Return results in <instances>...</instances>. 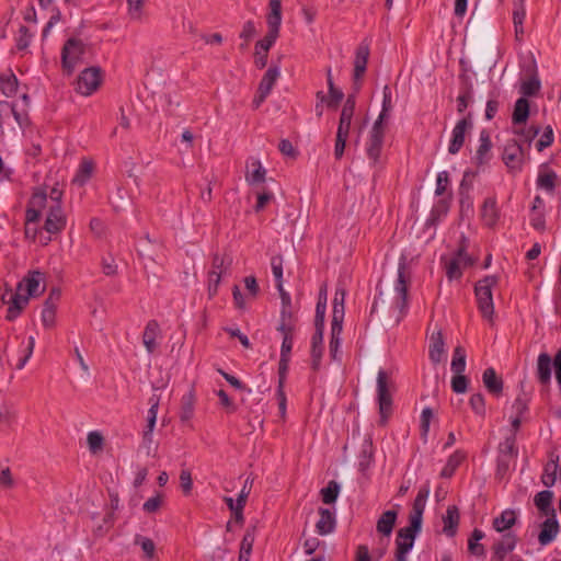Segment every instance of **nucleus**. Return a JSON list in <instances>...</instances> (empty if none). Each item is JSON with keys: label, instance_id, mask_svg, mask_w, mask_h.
Listing matches in <instances>:
<instances>
[{"label": "nucleus", "instance_id": "20", "mask_svg": "<svg viewBox=\"0 0 561 561\" xmlns=\"http://www.w3.org/2000/svg\"><path fill=\"white\" fill-rule=\"evenodd\" d=\"M273 275L276 279V287L280 294L283 307H290V296L283 288V259L282 256H274L271 260Z\"/></svg>", "mask_w": 561, "mask_h": 561}, {"label": "nucleus", "instance_id": "2", "mask_svg": "<svg viewBox=\"0 0 561 561\" xmlns=\"http://www.w3.org/2000/svg\"><path fill=\"white\" fill-rule=\"evenodd\" d=\"M64 192L58 187H51L49 194L43 188L36 190L31 196L25 214V232L31 234V225L37 224L39 219L49 214L50 201L55 197L59 205H62Z\"/></svg>", "mask_w": 561, "mask_h": 561}, {"label": "nucleus", "instance_id": "19", "mask_svg": "<svg viewBox=\"0 0 561 561\" xmlns=\"http://www.w3.org/2000/svg\"><path fill=\"white\" fill-rule=\"evenodd\" d=\"M559 523L554 516H549L542 524L538 535V541L541 546L552 542L559 534Z\"/></svg>", "mask_w": 561, "mask_h": 561}, {"label": "nucleus", "instance_id": "12", "mask_svg": "<svg viewBox=\"0 0 561 561\" xmlns=\"http://www.w3.org/2000/svg\"><path fill=\"white\" fill-rule=\"evenodd\" d=\"M430 495V484L426 483L422 485L414 499L412 511L409 515V523L412 524V527L421 528L423 520V513L425 510L426 501Z\"/></svg>", "mask_w": 561, "mask_h": 561}, {"label": "nucleus", "instance_id": "34", "mask_svg": "<svg viewBox=\"0 0 561 561\" xmlns=\"http://www.w3.org/2000/svg\"><path fill=\"white\" fill-rule=\"evenodd\" d=\"M248 481H249V479H247L245 484L242 488L239 496H236V500H237L236 502L232 497H225L226 504L228 505L230 511L234 513V515H241V511H243V507L247 503V499L250 493V489H248V485H247Z\"/></svg>", "mask_w": 561, "mask_h": 561}, {"label": "nucleus", "instance_id": "37", "mask_svg": "<svg viewBox=\"0 0 561 561\" xmlns=\"http://www.w3.org/2000/svg\"><path fill=\"white\" fill-rule=\"evenodd\" d=\"M516 546V537L512 534L503 535L502 539L494 545V553L499 559H503Z\"/></svg>", "mask_w": 561, "mask_h": 561}, {"label": "nucleus", "instance_id": "13", "mask_svg": "<svg viewBox=\"0 0 561 561\" xmlns=\"http://www.w3.org/2000/svg\"><path fill=\"white\" fill-rule=\"evenodd\" d=\"M386 133V126L375 124L370 130L369 139L366 147V152L368 158L373 161V163H377L381 153V148L383 144Z\"/></svg>", "mask_w": 561, "mask_h": 561}, {"label": "nucleus", "instance_id": "60", "mask_svg": "<svg viewBox=\"0 0 561 561\" xmlns=\"http://www.w3.org/2000/svg\"><path fill=\"white\" fill-rule=\"evenodd\" d=\"M256 34V27L253 21H248L243 24L242 31L240 33V38L244 39V44L241 45V48H247L251 38Z\"/></svg>", "mask_w": 561, "mask_h": 561}, {"label": "nucleus", "instance_id": "3", "mask_svg": "<svg viewBox=\"0 0 561 561\" xmlns=\"http://www.w3.org/2000/svg\"><path fill=\"white\" fill-rule=\"evenodd\" d=\"M355 112V98L350 95L345 101L337 126L335 146H334V157L335 159H341L344 154V150L346 147V141L351 133L352 121Z\"/></svg>", "mask_w": 561, "mask_h": 561}, {"label": "nucleus", "instance_id": "18", "mask_svg": "<svg viewBox=\"0 0 561 561\" xmlns=\"http://www.w3.org/2000/svg\"><path fill=\"white\" fill-rule=\"evenodd\" d=\"M428 356L433 364H439L446 359L445 341L440 330L432 332L430 336Z\"/></svg>", "mask_w": 561, "mask_h": 561}, {"label": "nucleus", "instance_id": "15", "mask_svg": "<svg viewBox=\"0 0 561 561\" xmlns=\"http://www.w3.org/2000/svg\"><path fill=\"white\" fill-rule=\"evenodd\" d=\"M472 264L471 257L460 249L458 253L446 262V275L449 279L460 278L462 270Z\"/></svg>", "mask_w": 561, "mask_h": 561}, {"label": "nucleus", "instance_id": "28", "mask_svg": "<svg viewBox=\"0 0 561 561\" xmlns=\"http://www.w3.org/2000/svg\"><path fill=\"white\" fill-rule=\"evenodd\" d=\"M481 216L488 227L495 226L499 219V209L494 197H489L484 201L481 209Z\"/></svg>", "mask_w": 561, "mask_h": 561}, {"label": "nucleus", "instance_id": "49", "mask_svg": "<svg viewBox=\"0 0 561 561\" xmlns=\"http://www.w3.org/2000/svg\"><path fill=\"white\" fill-rule=\"evenodd\" d=\"M484 533L480 529H474L471 534V537L468 541V550L474 556H483L484 547L479 543L481 539H483Z\"/></svg>", "mask_w": 561, "mask_h": 561}, {"label": "nucleus", "instance_id": "51", "mask_svg": "<svg viewBox=\"0 0 561 561\" xmlns=\"http://www.w3.org/2000/svg\"><path fill=\"white\" fill-rule=\"evenodd\" d=\"M327 301H328V289L327 286L323 285L320 288L318 304L316 308V321L314 322H324V316L327 310Z\"/></svg>", "mask_w": 561, "mask_h": 561}, {"label": "nucleus", "instance_id": "50", "mask_svg": "<svg viewBox=\"0 0 561 561\" xmlns=\"http://www.w3.org/2000/svg\"><path fill=\"white\" fill-rule=\"evenodd\" d=\"M557 181V174L554 171H543L538 175L537 184L540 188L547 192H553Z\"/></svg>", "mask_w": 561, "mask_h": 561}, {"label": "nucleus", "instance_id": "48", "mask_svg": "<svg viewBox=\"0 0 561 561\" xmlns=\"http://www.w3.org/2000/svg\"><path fill=\"white\" fill-rule=\"evenodd\" d=\"M450 367L454 374H460L465 371L466 352L462 346L455 347Z\"/></svg>", "mask_w": 561, "mask_h": 561}, {"label": "nucleus", "instance_id": "53", "mask_svg": "<svg viewBox=\"0 0 561 561\" xmlns=\"http://www.w3.org/2000/svg\"><path fill=\"white\" fill-rule=\"evenodd\" d=\"M517 455V449L515 446V435L512 434L505 438L503 443L500 444V457H506L508 459H514Z\"/></svg>", "mask_w": 561, "mask_h": 561}, {"label": "nucleus", "instance_id": "27", "mask_svg": "<svg viewBox=\"0 0 561 561\" xmlns=\"http://www.w3.org/2000/svg\"><path fill=\"white\" fill-rule=\"evenodd\" d=\"M27 295H24L20 290L16 289V293L11 296L9 301V308L7 313V319L9 321L14 320L21 311L26 307L28 304Z\"/></svg>", "mask_w": 561, "mask_h": 561}, {"label": "nucleus", "instance_id": "41", "mask_svg": "<svg viewBox=\"0 0 561 561\" xmlns=\"http://www.w3.org/2000/svg\"><path fill=\"white\" fill-rule=\"evenodd\" d=\"M104 436L100 431H91L87 435V444L92 455H99L104 449Z\"/></svg>", "mask_w": 561, "mask_h": 561}, {"label": "nucleus", "instance_id": "24", "mask_svg": "<svg viewBox=\"0 0 561 561\" xmlns=\"http://www.w3.org/2000/svg\"><path fill=\"white\" fill-rule=\"evenodd\" d=\"M320 518L316 524L317 533L321 536L331 534L335 529V515L328 508H319Z\"/></svg>", "mask_w": 561, "mask_h": 561}, {"label": "nucleus", "instance_id": "55", "mask_svg": "<svg viewBox=\"0 0 561 561\" xmlns=\"http://www.w3.org/2000/svg\"><path fill=\"white\" fill-rule=\"evenodd\" d=\"M11 116L20 124V116L15 111L14 104L8 101L0 102V121L5 123Z\"/></svg>", "mask_w": 561, "mask_h": 561}, {"label": "nucleus", "instance_id": "58", "mask_svg": "<svg viewBox=\"0 0 561 561\" xmlns=\"http://www.w3.org/2000/svg\"><path fill=\"white\" fill-rule=\"evenodd\" d=\"M135 542L140 545V547L147 558H149V559L153 558L156 545L150 538L142 537V536H136Z\"/></svg>", "mask_w": 561, "mask_h": 561}, {"label": "nucleus", "instance_id": "61", "mask_svg": "<svg viewBox=\"0 0 561 561\" xmlns=\"http://www.w3.org/2000/svg\"><path fill=\"white\" fill-rule=\"evenodd\" d=\"M31 33L28 28L24 25H21L16 36V47L22 50L28 47L31 42Z\"/></svg>", "mask_w": 561, "mask_h": 561}, {"label": "nucleus", "instance_id": "47", "mask_svg": "<svg viewBox=\"0 0 561 561\" xmlns=\"http://www.w3.org/2000/svg\"><path fill=\"white\" fill-rule=\"evenodd\" d=\"M231 257L228 255L215 254L211 262V270L209 272H216L218 275H224L231 265Z\"/></svg>", "mask_w": 561, "mask_h": 561}, {"label": "nucleus", "instance_id": "38", "mask_svg": "<svg viewBox=\"0 0 561 561\" xmlns=\"http://www.w3.org/2000/svg\"><path fill=\"white\" fill-rule=\"evenodd\" d=\"M279 78V69L278 67H270L267 71L264 73L257 90L265 94H270L277 79Z\"/></svg>", "mask_w": 561, "mask_h": 561}, {"label": "nucleus", "instance_id": "14", "mask_svg": "<svg viewBox=\"0 0 561 561\" xmlns=\"http://www.w3.org/2000/svg\"><path fill=\"white\" fill-rule=\"evenodd\" d=\"M18 290L27 295V298L41 295L45 290L44 275L37 271L31 273L19 284Z\"/></svg>", "mask_w": 561, "mask_h": 561}, {"label": "nucleus", "instance_id": "26", "mask_svg": "<svg viewBox=\"0 0 561 561\" xmlns=\"http://www.w3.org/2000/svg\"><path fill=\"white\" fill-rule=\"evenodd\" d=\"M342 312L341 309L335 310V314L332 319L331 325V341H330V354L333 358H336V354L340 347V333L342 331Z\"/></svg>", "mask_w": 561, "mask_h": 561}, {"label": "nucleus", "instance_id": "33", "mask_svg": "<svg viewBox=\"0 0 561 561\" xmlns=\"http://www.w3.org/2000/svg\"><path fill=\"white\" fill-rule=\"evenodd\" d=\"M485 388L493 394L499 396L503 389V382L497 378L493 368H486L482 376Z\"/></svg>", "mask_w": 561, "mask_h": 561}, {"label": "nucleus", "instance_id": "56", "mask_svg": "<svg viewBox=\"0 0 561 561\" xmlns=\"http://www.w3.org/2000/svg\"><path fill=\"white\" fill-rule=\"evenodd\" d=\"M18 80L14 75H8L0 80V90L7 96H11L16 92Z\"/></svg>", "mask_w": 561, "mask_h": 561}, {"label": "nucleus", "instance_id": "44", "mask_svg": "<svg viewBox=\"0 0 561 561\" xmlns=\"http://www.w3.org/2000/svg\"><path fill=\"white\" fill-rule=\"evenodd\" d=\"M392 111V100H391V91L388 85L383 88V100H382V110L376 119L375 124L385 125L390 117V113Z\"/></svg>", "mask_w": 561, "mask_h": 561}, {"label": "nucleus", "instance_id": "4", "mask_svg": "<svg viewBox=\"0 0 561 561\" xmlns=\"http://www.w3.org/2000/svg\"><path fill=\"white\" fill-rule=\"evenodd\" d=\"M496 284L497 278L495 276H485L483 279L479 280L474 287L478 308L482 317L489 321L493 320L494 305L492 289Z\"/></svg>", "mask_w": 561, "mask_h": 561}, {"label": "nucleus", "instance_id": "5", "mask_svg": "<svg viewBox=\"0 0 561 561\" xmlns=\"http://www.w3.org/2000/svg\"><path fill=\"white\" fill-rule=\"evenodd\" d=\"M85 53L87 46L81 39L69 38L61 49V67L64 72L70 76L83 62Z\"/></svg>", "mask_w": 561, "mask_h": 561}, {"label": "nucleus", "instance_id": "31", "mask_svg": "<svg viewBox=\"0 0 561 561\" xmlns=\"http://www.w3.org/2000/svg\"><path fill=\"white\" fill-rule=\"evenodd\" d=\"M398 517L397 511H386L381 514L377 522V531L383 536H390Z\"/></svg>", "mask_w": 561, "mask_h": 561}, {"label": "nucleus", "instance_id": "16", "mask_svg": "<svg viewBox=\"0 0 561 561\" xmlns=\"http://www.w3.org/2000/svg\"><path fill=\"white\" fill-rule=\"evenodd\" d=\"M472 123L468 118L460 119L453 129L451 140L448 147L450 154L459 152L465 144L466 134L471 129Z\"/></svg>", "mask_w": 561, "mask_h": 561}, {"label": "nucleus", "instance_id": "23", "mask_svg": "<svg viewBox=\"0 0 561 561\" xmlns=\"http://www.w3.org/2000/svg\"><path fill=\"white\" fill-rule=\"evenodd\" d=\"M160 335V325L156 320H150L142 333V343L148 353H153L158 346L157 339Z\"/></svg>", "mask_w": 561, "mask_h": 561}, {"label": "nucleus", "instance_id": "22", "mask_svg": "<svg viewBox=\"0 0 561 561\" xmlns=\"http://www.w3.org/2000/svg\"><path fill=\"white\" fill-rule=\"evenodd\" d=\"M492 142L490 134L486 130H482L479 137V147L474 154V162L478 165H482L491 159Z\"/></svg>", "mask_w": 561, "mask_h": 561}, {"label": "nucleus", "instance_id": "25", "mask_svg": "<svg viewBox=\"0 0 561 561\" xmlns=\"http://www.w3.org/2000/svg\"><path fill=\"white\" fill-rule=\"evenodd\" d=\"M266 170L257 159H251L247 165L245 180L249 184H261L265 181Z\"/></svg>", "mask_w": 561, "mask_h": 561}, {"label": "nucleus", "instance_id": "21", "mask_svg": "<svg viewBox=\"0 0 561 561\" xmlns=\"http://www.w3.org/2000/svg\"><path fill=\"white\" fill-rule=\"evenodd\" d=\"M369 58V45L366 43L359 44L356 49L354 59V80L358 81L362 79L366 71L367 62Z\"/></svg>", "mask_w": 561, "mask_h": 561}, {"label": "nucleus", "instance_id": "46", "mask_svg": "<svg viewBox=\"0 0 561 561\" xmlns=\"http://www.w3.org/2000/svg\"><path fill=\"white\" fill-rule=\"evenodd\" d=\"M557 470H558V458L551 459L545 466L543 473L541 477L542 483L550 488L557 481Z\"/></svg>", "mask_w": 561, "mask_h": 561}, {"label": "nucleus", "instance_id": "64", "mask_svg": "<svg viewBox=\"0 0 561 561\" xmlns=\"http://www.w3.org/2000/svg\"><path fill=\"white\" fill-rule=\"evenodd\" d=\"M553 142V130L550 126H547L540 139L536 144L537 150L542 151L543 149L551 146Z\"/></svg>", "mask_w": 561, "mask_h": 561}, {"label": "nucleus", "instance_id": "36", "mask_svg": "<svg viewBox=\"0 0 561 561\" xmlns=\"http://www.w3.org/2000/svg\"><path fill=\"white\" fill-rule=\"evenodd\" d=\"M444 520V531L449 535L454 536L456 528L459 523V511L457 506L450 505L447 507L446 515L443 517Z\"/></svg>", "mask_w": 561, "mask_h": 561}, {"label": "nucleus", "instance_id": "63", "mask_svg": "<svg viewBox=\"0 0 561 561\" xmlns=\"http://www.w3.org/2000/svg\"><path fill=\"white\" fill-rule=\"evenodd\" d=\"M180 484L183 493L188 495L193 489L192 473L188 469H182L180 473Z\"/></svg>", "mask_w": 561, "mask_h": 561}, {"label": "nucleus", "instance_id": "59", "mask_svg": "<svg viewBox=\"0 0 561 561\" xmlns=\"http://www.w3.org/2000/svg\"><path fill=\"white\" fill-rule=\"evenodd\" d=\"M145 0H127L128 13L131 20L139 21L142 16Z\"/></svg>", "mask_w": 561, "mask_h": 561}, {"label": "nucleus", "instance_id": "62", "mask_svg": "<svg viewBox=\"0 0 561 561\" xmlns=\"http://www.w3.org/2000/svg\"><path fill=\"white\" fill-rule=\"evenodd\" d=\"M468 388V379L462 373L455 374V376L451 379V389L456 393H463L467 391Z\"/></svg>", "mask_w": 561, "mask_h": 561}, {"label": "nucleus", "instance_id": "30", "mask_svg": "<svg viewBox=\"0 0 561 561\" xmlns=\"http://www.w3.org/2000/svg\"><path fill=\"white\" fill-rule=\"evenodd\" d=\"M552 360L547 353H541L537 359V376L541 383H548L551 379Z\"/></svg>", "mask_w": 561, "mask_h": 561}, {"label": "nucleus", "instance_id": "7", "mask_svg": "<svg viewBox=\"0 0 561 561\" xmlns=\"http://www.w3.org/2000/svg\"><path fill=\"white\" fill-rule=\"evenodd\" d=\"M283 334V343L280 347V356L289 357L293 348L295 320L291 316L289 307H283L280 323L277 328Z\"/></svg>", "mask_w": 561, "mask_h": 561}, {"label": "nucleus", "instance_id": "42", "mask_svg": "<svg viewBox=\"0 0 561 561\" xmlns=\"http://www.w3.org/2000/svg\"><path fill=\"white\" fill-rule=\"evenodd\" d=\"M94 171V164L90 160H83L73 178V183L78 185H84L88 180L92 176Z\"/></svg>", "mask_w": 561, "mask_h": 561}, {"label": "nucleus", "instance_id": "9", "mask_svg": "<svg viewBox=\"0 0 561 561\" xmlns=\"http://www.w3.org/2000/svg\"><path fill=\"white\" fill-rule=\"evenodd\" d=\"M421 528H413L412 524L403 527L398 531L396 539V561H407V554L412 549L416 535Z\"/></svg>", "mask_w": 561, "mask_h": 561}, {"label": "nucleus", "instance_id": "52", "mask_svg": "<svg viewBox=\"0 0 561 561\" xmlns=\"http://www.w3.org/2000/svg\"><path fill=\"white\" fill-rule=\"evenodd\" d=\"M541 83L537 76H533L529 79L522 82L520 93L523 98L536 95L540 90Z\"/></svg>", "mask_w": 561, "mask_h": 561}, {"label": "nucleus", "instance_id": "43", "mask_svg": "<svg viewBox=\"0 0 561 561\" xmlns=\"http://www.w3.org/2000/svg\"><path fill=\"white\" fill-rule=\"evenodd\" d=\"M195 397L193 392H188L183 396L181 403L180 419L182 422H188L194 414Z\"/></svg>", "mask_w": 561, "mask_h": 561}, {"label": "nucleus", "instance_id": "10", "mask_svg": "<svg viewBox=\"0 0 561 561\" xmlns=\"http://www.w3.org/2000/svg\"><path fill=\"white\" fill-rule=\"evenodd\" d=\"M502 159L511 172H518L525 161L522 146L514 139L508 140L504 147Z\"/></svg>", "mask_w": 561, "mask_h": 561}, {"label": "nucleus", "instance_id": "11", "mask_svg": "<svg viewBox=\"0 0 561 561\" xmlns=\"http://www.w3.org/2000/svg\"><path fill=\"white\" fill-rule=\"evenodd\" d=\"M377 392L379 411L382 419H386L391 412L392 399L390 392V381L388 375L383 370H379L377 377Z\"/></svg>", "mask_w": 561, "mask_h": 561}, {"label": "nucleus", "instance_id": "1", "mask_svg": "<svg viewBox=\"0 0 561 561\" xmlns=\"http://www.w3.org/2000/svg\"><path fill=\"white\" fill-rule=\"evenodd\" d=\"M270 13L267 14L268 32L263 39L255 45L254 62L262 69L267 64V51L274 45L279 34L282 23V1L270 0Z\"/></svg>", "mask_w": 561, "mask_h": 561}, {"label": "nucleus", "instance_id": "6", "mask_svg": "<svg viewBox=\"0 0 561 561\" xmlns=\"http://www.w3.org/2000/svg\"><path fill=\"white\" fill-rule=\"evenodd\" d=\"M103 81V72L100 67H89L82 70L75 83V90L83 95L90 96L99 90Z\"/></svg>", "mask_w": 561, "mask_h": 561}, {"label": "nucleus", "instance_id": "45", "mask_svg": "<svg viewBox=\"0 0 561 561\" xmlns=\"http://www.w3.org/2000/svg\"><path fill=\"white\" fill-rule=\"evenodd\" d=\"M42 322L47 329H51L56 323V305L51 301V297L48 298L42 310Z\"/></svg>", "mask_w": 561, "mask_h": 561}, {"label": "nucleus", "instance_id": "32", "mask_svg": "<svg viewBox=\"0 0 561 561\" xmlns=\"http://www.w3.org/2000/svg\"><path fill=\"white\" fill-rule=\"evenodd\" d=\"M516 523V513L513 510H505L501 513L500 516L493 519V528L499 533H504L505 530L513 527Z\"/></svg>", "mask_w": 561, "mask_h": 561}, {"label": "nucleus", "instance_id": "40", "mask_svg": "<svg viewBox=\"0 0 561 561\" xmlns=\"http://www.w3.org/2000/svg\"><path fill=\"white\" fill-rule=\"evenodd\" d=\"M327 81L329 88V95L327 100V105L329 107H335L343 99L344 94L341 90L336 89L332 78L331 68L327 70Z\"/></svg>", "mask_w": 561, "mask_h": 561}, {"label": "nucleus", "instance_id": "29", "mask_svg": "<svg viewBox=\"0 0 561 561\" xmlns=\"http://www.w3.org/2000/svg\"><path fill=\"white\" fill-rule=\"evenodd\" d=\"M553 493L551 491H541L536 494L534 502L537 508L546 516H554L556 511L551 506Z\"/></svg>", "mask_w": 561, "mask_h": 561}, {"label": "nucleus", "instance_id": "54", "mask_svg": "<svg viewBox=\"0 0 561 561\" xmlns=\"http://www.w3.org/2000/svg\"><path fill=\"white\" fill-rule=\"evenodd\" d=\"M340 485L335 481H330L325 488L321 490V497L323 503L331 504L337 499Z\"/></svg>", "mask_w": 561, "mask_h": 561}, {"label": "nucleus", "instance_id": "35", "mask_svg": "<svg viewBox=\"0 0 561 561\" xmlns=\"http://www.w3.org/2000/svg\"><path fill=\"white\" fill-rule=\"evenodd\" d=\"M529 116V103L526 98H520L516 101L512 121L515 125L525 124Z\"/></svg>", "mask_w": 561, "mask_h": 561}, {"label": "nucleus", "instance_id": "39", "mask_svg": "<svg viewBox=\"0 0 561 561\" xmlns=\"http://www.w3.org/2000/svg\"><path fill=\"white\" fill-rule=\"evenodd\" d=\"M466 455L460 451L456 450L447 460L446 465L444 466L440 477L442 478H450L457 468L460 466V463L465 460Z\"/></svg>", "mask_w": 561, "mask_h": 561}, {"label": "nucleus", "instance_id": "8", "mask_svg": "<svg viewBox=\"0 0 561 561\" xmlns=\"http://www.w3.org/2000/svg\"><path fill=\"white\" fill-rule=\"evenodd\" d=\"M51 206L49 207V214L45 217L44 229L46 232L50 234L60 233L67 225V216L62 208V205L58 204L57 198L55 197L50 201Z\"/></svg>", "mask_w": 561, "mask_h": 561}, {"label": "nucleus", "instance_id": "17", "mask_svg": "<svg viewBox=\"0 0 561 561\" xmlns=\"http://www.w3.org/2000/svg\"><path fill=\"white\" fill-rule=\"evenodd\" d=\"M394 289L398 297L397 308L399 309L401 316H404L408 309V279L405 277L404 264L399 265L398 279Z\"/></svg>", "mask_w": 561, "mask_h": 561}, {"label": "nucleus", "instance_id": "57", "mask_svg": "<svg viewBox=\"0 0 561 561\" xmlns=\"http://www.w3.org/2000/svg\"><path fill=\"white\" fill-rule=\"evenodd\" d=\"M254 528L247 529L240 545V553L251 554L254 543Z\"/></svg>", "mask_w": 561, "mask_h": 561}]
</instances>
